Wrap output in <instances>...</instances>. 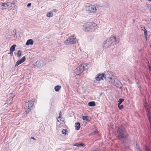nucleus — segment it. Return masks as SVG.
<instances>
[{
  "label": "nucleus",
  "instance_id": "obj_8",
  "mask_svg": "<svg viewBox=\"0 0 151 151\" xmlns=\"http://www.w3.org/2000/svg\"><path fill=\"white\" fill-rule=\"evenodd\" d=\"M113 85L119 88H121L122 86V85L121 82L117 80L115 82Z\"/></svg>",
  "mask_w": 151,
  "mask_h": 151
},
{
  "label": "nucleus",
  "instance_id": "obj_29",
  "mask_svg": "<svg viewBox=\"0 0 151 151\" xmlns=\"http://www.w3.org/2000/svg\"><path fill=\"white\" fill-rule=\"evenodd\" d=\"M124 100L123 99H119L118 101V104H121L124 101Z\"/></svg>",
  "mask_w": 151,
  "mask_h": 151
},
{
  "label": "nucleus",
  "instance_id": "obj_25",
  "mask_svg": "<svg viewBox=\"0 0 151 151\" xmlns=\"http://www.w3.org/2000/svg\"><path fill=\"white\" fill-rule=\"evenodd\" d=\"M53 13L52 12H50L47 14V16L48 17H51L53 16Z\"/></svg>",
  "mask_w": 151,
  "mask_h": 151
},
{
  "label": "nucleus",
  "instance_id": "obj_18",
  "mask_svg": "<svg viewBox=\"0 0 151 151\" xmlns=\"http://www.w3.org/2000/svg\"><path fill=\"white\" fill-rule=\"evenodd\" d=\"M33 41L32 39H29L27 40L26 45H32L33 44Z\"/></svg>",
  "mask_w": 151,
  "mask_h": 151
},
{
  "label": "nucleus",
  "instance_id": "obj_38",
  "mask_svg": "<svg viewBox=\"0 0 151 151\" xmlns=\"http://www.w3.org/2000/svg\"><path fill=\"white\" fill-rule=\"evenodd\" d=\"M58 118H61L60 115L58 117Z\"/></svg>",
  "mask_w": 151,
  "mask_h": 151
},
{
  "label": "nucleus",
  "instance_id": "obj_47",
  "mask_svg": "<svg viewBox=\"0 0 151 151\" xmlns=\"http://www.w3.org/2000/svg\"><path fill=\"white\" fill-rule=\"evenodd\" d=\"M150 21L151 22V19H150Z\"/></svg>",
  "mask_w": 151,
  "mask_h": 151
},
{
  "label": "nucleus",
  "instance_id": "obj_37",
  "mask_svg": "<svg viewBox=\"0 0 151 151\" xmlns=\"http://www.w3.org/2000/svg\"><path fill=\"white\" fill-rule=\"evenodd\" d=\"M31 139H33L34 140H35V139L33 137H31Z\"/></svg>",
  "mask_w": 151,
  "mask_h": 151
},
{
  "label": "nucleus",
  "instance_id": "obj_5",
  "mask_svg": "<svg viewBox=\"0 0 151 151\" xmlns=\"http://www.w3.org/2000/svg\"><path fill=\"white\" fill-rule=\"evenodd\" d=\"M77 41L74 36L73 35L69 37L64 42L65 44H72L75 43Z\"/></svg>",
  "mask_w": 151,
  "mask_h": 151
},
{
  "label": "nucleus",
  "instance_id": "obj_32",
  "mask_svg": "<svg viewBox=\"0 0 151 151\" xmlns=\"http://www.w3.org/2000/svg\"><path fill=\"white\" fill-rule=\"evenodd\" d=\"M66 131L65 129H63L62 131V133L63 134H64L65 135L66 134Z\"/></svg>",
  "mask_w": 151,
  "mask_h": 151
},
{
  "label": "nucleus",
  "instance_id": "obj_39",
  "mask_svg": "<svg viewBox=\"0 0 151 151\" xmlns=\"http://www.w3.org/2000/svg\"><path fill=\"white\" fill-rule=\"evenodd\" d=\"M60 121L59 120H58H58H57V121H58V122H60Z\"/></svg>",
  "mask_w": 151,
  "mask_h": 151
},
{
  "label": "nucleus",
  "instance_id": "obj_7",
  "mask_svg": "<svg viewBox=\"0 0 151 151\" xmlns=\"http://www.w3.org/2000/svg\"><path fill=\"white\" fill-rule=\"evenodd\" d=\"M114 73H113L109 71H105L104 73L98 74L97 76H114Z\"/></svg>",
  "mask_w": 151,
  "mask_h": 151
},
{
  "label": "nucleus",
  "instance_id": "obj_46",
  "mask_svg": "<svg viewBox=\"0 0 151 151\" xmlns=\"http://www.w3.org/2000/svg\"><path fill=\"white\" fill-rule=\"evenodd\" d=\"M150 10H151L150 11H151V8H150Z\"/></svg>",
  "mask_w": 151,
  "mask_h": 151
},
{
  "label": "nucleus",
  "instance_id": "obj_3",
  "mask_svg": "<svg viewBox=\"0 0 151 151\" xmlns=\"http://www.w3.org/2000/svg\"><path fill=\"white\" fill-rule=\"evenodd\" d=\"M34 104V101L33 100H31L26 103L25 106L26 107V109L25 110V112L26 114H28L29 112L31 111V108L32 107Z\"/></svg>",
  "mask_w": 151,
  "mask_h": 151
},
{
  "label": "nucleus",
  "instance_id": "obj_15",
  "mask_svg": "<svg viewBox=\"0 0 151 151\" xmlns=\"http://www.w3.org/2000/svg\"><path fill=\"white\" fill-rule=\"evenodd\" d=\"M0 9L2 10L7 9L6 3H0Z\"/></svg>",
  "mask_w": 151,
  "mask_h": 151
},
{
  "label": "nucleus",
  "instance_id": "obj_4",
  "mask_svg": "<svg viewBox=\"0 0 151 151\" xmlns=\"http://www.w3.org/2000/svg\"><path fill=\"white\" fill-rule=\"evenodd\" d=\"M84 9L86 11L90 13L95 12L96 11V9L95 6L94 5L89 6L88 4L85 6Z\"/></svg>",
  "mask_w": 151,
  "mask_h": 151
},
{
  "label": "nucleus",
  "instance_id": "obj_11",
  "mask_svg": "<svg viewBox=\"0 0 151 151\" xmlns=\"http://www.w3.org/2000/svg\"><path fill=\"white\" fill-rule=\"evenodd\" d=\"M105 80H106L107 81H108L112 83L113 84L115 83V82L117 80L116 79H115L114 78H113L111 77H106V79Z\"/></svg>",
  "mask_w": 151,
  "mask_h": 151
},
{
  "label": "nucleus",
  "instance_id": "obj_23",
  "mask_svg": "<svg viewBox=\"0 0 151 151\" xmlns=\"http://www.w3.org/2000/svg\"><path fill=\"white\" fill-rule=\"evenodd\" d=\"M61 88V87L59 85H57L55 87L54 89L56 92H58Z\"/></svg>",
  "mask_w": 151,
  "mask_h": 151
},
{
  "label": "nucleus",
  "instance_id": "obj_33",
  "mask_svg": "<svg viewBox=\"0 0 151 151\" xmlns=\"http://www.w3.org/2000/svg\"><path fill=\"white\" fill-rule=\"evenodd\" d=\"M144 148L146 151H150L147 146H145Z\"/></svg>",
  "mask_w": 151,
  "mask_h": 151
},
{
  "label": "nucleus",
  "instance_id": "obj_43",
  "mask_svg": "<svg viewBox=\"0 0 151 151\" xmlns=\"http://www.w3.org/2000/svg\"><path fill=\"white\" fill-rule=\"evenodd\" d=\"M10 54L12 55V52H10L9 53Z\"/></svg>",
  "mask_w": 151,
  "mask_h": 151
},
{
  "label": "nucleus",
  "instance_id": "obj_19",
  "mask_svg": "<svg viewBox=\"0 0 151 151\" xmlns=\"http://www.w3.org/2000/svg\"><path fill=\"white\" fill-rule=\"evenodd\" d=\"M141 29L142 30L144 31V33L145 35V37L146 39L147 36V32L146 29H145L144 27H141Z\"/></svg>",
  "mask_w": 151,
  "mask_h": 151
},
{
  "label": "nucleus",
  "instance_id": "obj_26",
  "mask_svg": "<svg viewBox=\"0 0 151 151\" xmlns=\"http://www.w3.org/2000/svg\"><path fill=\"white\" fill-rule=\"evenodd\" d=\"M89 117L87 116H82V119L83 120H86V121H89Z\"/></svg>",
  "mask_w": 151,
  "mask_h": 151
},
{
  "label": "nucleus",
  "instance_id": "obj_36",
  "mask_svg": "<svg viewBox=\"0 0 151 151\" xmlns=\"http://www.w3.org/2000/svg\"><path fill=\"white\" fill-rule=\"evenodd\" d=\"M53 11L55 12H56L57 11V10L56 9H55L53 10Z\"/></svg>",
  "mask_w": 151,
  "mask_h": 151
},
{
  "label": "nucleus",
  "instance_id": "obj_13",
  "mask_svg": "<svg viewBox=\"0 0 151 151\" xmlns=\"http://www.w3.org/2000/svg\"><path fill=\"white\" fill-rule=\"evenodd\" d=\"M6 9H11V7L14 5L13 3L10 2L6 3Z\"/></svg>",
  "mask_w": 151,
  "mask_h": 151
},
{
  "label": "nucleus",
  "instance_id": "obj_9",
  "mask_svg": "<svg viewBox=\"0 0 151 151\" xmlns=\"http://www.w3.org/2000/svg\"><path fill=\"white\" fill-rule=\"evenodd\" d=\"M111 42L109 41L108 39L104 41V43L103 47H104L107 48L110 46L112 45Z\"/></svg>",
  "mask_w": 151,
  "mask_h": 151
},
{
  "label": "nucleus",
  "instance_id": "obj_10",
  "mask_svg": "<svg viewBox=\"0 0 151 151\" xmlns=\"http://www.w3.org/2000/svg\"><path fill=\"white\" fill-rule=\"evenodd\" d=\"M26 59L25 56L23 57L21 59L18 60L16 62V64L15 65V66H17L19 64L22 63Z\"/></svg>",
  "mask_w": 151,
  "mask_h": 151
},
{
  "label": "nucleus",
  "instance_id": "obj_16",
  "mask_svg": "<svg viewBox=\"0 0 151 151\" xmlns=\"http://www.w3.org/2000/svg\"><path fill=\"white\" fill-rule=\"evenodd\" d=\"M16 46V45H14L11 47L10 49V52H12V55H13L12 52L14 51L15 50V47Z\"/></svg>",
  "mask_w": 151,
  "mask_h": 151
},
{
  "label": "nucleus",
  "instance_id": "obj_2",
  "mask_svg": "<svg viewBox=\"0 0 151 151\" xmlns=\"http://www.w3.org/2000/svg\"><path fill=\"white\" fill-rule=\"evenodd\" d=\"M98 28V26L93 22H88L83 25V30L86 32L94 31Z\"/></svg>",
  "mask_w": 151,
  "mask_h": 151
},
{
  "label": "nucleus",
  "instance_id": "obj_41",
  "mask_svg": "<svg viewBox=\"0 0 151 151\" xmlns=\"http://www.w3.org/2000/svg\"><path fill=\"white\" fill-rule=\"evenodd\" d=\"M60 114H61V112L60 111V113H59V115H60Z\"/></svg>",
  "mask_w": 151,
  "mask_h": 151
},
{
  "label": "nucleus",
  "instance_id": "obj_20",
  "mask_svg": "<svg viewBox=\"0 0 151 151\" xmlns=\"http://www.w3.org/2000/svg\"><path fill=\"white\" fill-rule=\"evenodd\" d=\"M75 127H76V129L78 130L80 128V124L79 122L76 123L75 124Z\"/></svg>",
  "mask_w": 151,
  "mask_h": 151
},
{
  "label": "nucleus",
  "instance_id": "obj_24",
  "mask_svg": "<svg viewBox=\"0 0 151 151\" xmlns=\"http://www.w3.org/2000/svg\"><path fill=\"white\" fill-rule=\"evenodd\" d=\"M83 145H84L82 143H75L74 145V146L79 147L82 146Z\"/></svg>",
  "mask_w": 151,
  "mask_h": 151
},
{
  "label": "nucleus",
  "instance_id": "obj_34",
  "mask_svg": "<svg viewBox=\"0 0 151 151\" xmlns=\"http://www.w3.org/2000/svg\"><path fill=\"white\" fill-rule=\"evenodd\" d=\"M13 97H14V96L13 97L12 96L11 97H10V99H8V100H9V101H12V98Z\"/></svg>",
  "mask_w": 151,
  "mask_h": 151
},
{
  "label": "nucleus",
  "instance_id": "obj_6",
  "mask_svg": "<svg viewBox=\"0 0 151 151\" xmlns=\"http://www.w3.org/2000/svg\"><path fill=\"white\" fill-rule=\"evenodd\" d=\"M84 68V66L82 64L78 66L75 71L76 75H79L83 71Z\"/></svg>",
  "mask_w": 151,
  "mask_h": 151
},
{
  "label": "nucleus",
  "instance_id": "obj_1",
  "mask_svg": "<svg viewBox=\"0 0 151 151\" xmlns=\"http://www.w3.org/2000/svg\"><path fill=\"white\" fill-rule=\"evenodd\" d=\"M117 133L118 139L121 140L123 143L125 144L128 142V135L126 133L123 126H121L118 128Z\"/></svg>",
  "mask_w": 151,
  "mask_h": 151
},
{
  "label": "nucleus",
  "instance_id": "obj_45",
  "mask_svg": "<svg viewBox=\"0 0 151 151\" xmlns=\"http://www.w3.org/2000/svg\"><path fill=\"white\" fill-rule=\"evenodd\" d=\"M150 47L151 48V45H150Z\"/></svg>",
  "mask_w": 151,
  "mask_h": 151
},
{
  "label": "nucleus",
  "instance_id": "obj_40",
  "mask_svg": "<svg viewBox=\"0 0 151 151\" xmlns=\"http://www.w3.org/2000/svg\"><path fill=\"white\" fill-rule=\"evenodd\" d=\"M60 114H61V112L60 111V113H59V115H60Z\"/></svg>",
  "mask_w": 151,
  "mask_h": 151
},
{
  "label": "nucleus",
  "instance_id": "obj_14",
  "mask_svg": "<svg viewBox=\"0 0 151 151\" xmlns=\"http://www.w3.org/2000/svg\"><path fill=\"white\" fill-rule=\"evenodd\" d=\"M82 65L84 66V70H86L90 68L91 65V63H86L82 64Z\"/></svg>",
  "mask_w": 151,
  "mask_h": 151
},
{
  "label": "nucleus",
  "instance_id": "obj_42",
  "mask_svg": "<svg viewBox=\"0 0 151 151\" xmlns=\"http://www.w3.org/2000/svg\"><path fill=\"white\" fill-rule=\"evenodd\" d=\"M133 21L134 22H135V20H134H134H133Z\"/></svg>",
  "mask_w": 151,
  "mask_h": 151
},
{
  "label": "nucleus",
  "instance_id": "obj_17",
  "mask_svg": "<svg viewBox=\"0 0 151 151\" xmlns=\"http://www.w3.org/2000/svg\"><path fill=\"white\" fill-rule=\"evenodd\" d=\"M108 76H97L95 78L96 79L97 81H100L101 79L103 80V79L104 78L105 79H106V77Z\"/></svg>",
  "mask_w": 151,
  "mask_h": 151
},
{
  "label": "nucleus",
  "instance_id": "obj_21",
  "mask_svg": "<svg viewBox=\"0 0 151 151\" xmlns=\"http://www.w3.org/2000/svg\"><path fill=\"white\" fill-rule=\"evenodd\" d=\"M37 66L41 67L43 66V64L42 63V61H40L39 62L37 61L36 63Z\"/></svg>",
  "mask_w": 151,
  "mask_h": 151
},
{
  "label": "nucleus",
  "instance_id": "obj_28",
  "mask_svg": "<svg viewBox=\"0 0 151 151\" xmlns=\"http://www.w3.org/2000/svg\"><path fill=\"white\" fill-rule=\"evenodd\" d=\"M121 104H118V106L119 109L121 110L123 109L124 106L123 105Z\"/></svg>",
  "mask_w": 151,
  "mask_h": 151
},
{
  "label": "nucleus",
  "instance_id": "obj_12",
  "mask_svg": "<svg viewBox=\"0 0 151 151\" xmlns=\"http://www.w3.org/2000/svg\"><path fill=\"white\" fill-rule=\"evenodd\" d=\"M109 41L111 42V43L113 42L115 43V44H116V37L115 36H112L110 37L108 39Z\"/></svg>",
  "mask_w": 151,
  "mask_h": 151
},
{
  "label": "nucleus",
  "instance_id": "obj_27",
  "mask_svg": "<svg viewBox=\"0 0 151 151\" xmlns=\"http://www.w3.org/2000/svg\"><path fill=\"white\" fill-rule=\"evenodd\" d=\"M98 133V131L97 130L95 131L91 132L89 134L90 136L93 135Z\"/></svg>",
  "mask_w": 151,
  "mask_h": 151
},
{
  "label": "nucleus",
  "instance_id": "obj_44",
  "mask_svg": "<svg viewBox=\"0 0 151 151\" xmlns=\"http://www.w3.org/2000/svg\"><path fill=\"white\" fill-rule=\"evenodd\" d=\"M148 1H151V0H148Z\"/></svg>",
  "mask_w": 151,
  "mask_h": 151
},
{
  "label": "nucleus",
  "instance_id": "obj_31",
  "mask_svg": "<svg viewBox=\"0 0 151 151\" xmlns=\"http://www.w3.org/2000/svg\"><path fill=\"white\" fill-rule=\"evenodd\" d=\"M21 55V51L19 50L17 53V57H19Z\"/></svg>",
  "mask_w": 151,
  "mask_h": 151
},
{
  "label": "nucleus",
  "instance_id": "obj_22",
  "mask_svg": "<svg viewBox=\"0 0 151 151\" xmlns=\"http://www.w3.org/2000/svg\"><path fill=\"white\" fill-rule=\"evenodd\" d=\"M88 105L90 106H96V104L94 101H91L88 103Z\"/></svg>",
  "mask_w": 151,
  "mask_h": 151
},
{
  "label": "nucleus",
  "instance_id": "obj_35",
  "mask_svg": "<svg viewBox=\"0 0 151 151\" xmlns=\"http://www.w3.org/2000/svg\"><path fill=\"white\" fill-rule=\"evenodd\" d=\"M31 5V3H28L27 5V7H29Z\"/></svg>",
  "mask_w": 151,
  "mask_h": 151
},
{
  "label": "nucleus",
  "instance_id": "obj_30",
  "mask_svg": "<svg viewBox=\"0 0 151 151\" xmlns=\"http://www.w3.org/2000/svg\"><path fill=\"white\" fill-rule=\"evenodd\" d=\"M135 147L137 148V150L138 151H140V147L138 146L137 144V142H136V146H135Z\"/></svg>",
  "mask_w": 151,
  "mask_h": 151
}]
</instances>
